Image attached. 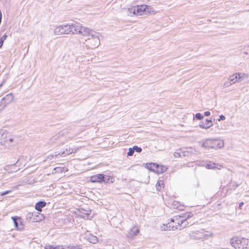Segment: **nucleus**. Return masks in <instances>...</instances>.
Here are the masks:
<instances>
[{"label": "nucleus", "instance_id": "obj_17", "mask_svg": "<svg viewBox=\"0 0 249 249\" xmlns=\"http://www.w3.org/2000/svg\"><path fill=\"white\" fill-rule=\"evenodd\" d=\"M205 167L207 169H215L216 168L217 169L220 170L222 168V165L220 164H217L216 166L215 163L213 162H209L206 164Z\"/></svg>", "mask_w": 249, "mask_h": 249}, {"label": "nucleus", "instance_id": "obj_12", "mask_svg": "<svg viewBox=\"0 0 249 249\" xmlns=\"http://www.w3.org/2000/svg\"><path fill=\"white\" fill-rule=\"evenodd\" d=\"M136 9V15L142 16L145 13V8L146 5H141L135 6Z\"/></svg>", "mask_w": 249, "mask_h": 249}, {"label": "nucleus", "instance_id": "obj_45", "mask_svg": "<svg viewBox=\"0 0 249 249\" xmlns=\"http://www.w3.org/2000/svg\"><path fill=\"white\" fill-rule=\"evenodd\" d=\"M105 179H106V180H108V181L109 180V178L108 177L107 178H105Z\"/></svg>", "mask_w": 249, "mask_h": 249}, {"label": "nucleus", "instance_id": "obj_28", "mask_svg": "<svg viewBox=\"0 0 249 249\" xmlns=\"http://www.w3.org/2000/svg\"><path fill=\"white\" fill-rule=\"evenodd\" d=\"M163 186L164 183L162 180L158 181L156 185L157 190L159 191H160L161 188H163Z\"/></svg>", "mask_w": 249, "mask_h": 249}, {"label": "nucleus", "instance_id": "obj_11", "mask_svg": "<svg viewBox=\"0 0 249 249\" xmlns=\"http://www.w3.org/2000/svg\"><path fill=\"white\" fill-rule=\"evenodd\" d=\"M63 138H60L59 135H56L52 137L49 141V143L51 144H56L58 145L62 144L64 143V142H62V139Z\"/></svg>", "mask_w": 249, "mask_h": 249}, {"label": "nucleus", "instance_id": "obj_21", "mask_svg": "<svg viewBox=\"0 0 249 249\" xmlns=\"http://www.w3.org/2000/svg\"><path fill=\"white\" fill-rule=\"evenodd\" d=\"M167 169V168L166 166L164 165H158L157 169L156 170V173L158 174H162L164 172H165Z\"/></svg>", "mask_w": 249, "mask_h": 249}, {"label": "nucleus", "instance_id": "obj_22", "mask_svg": "<svg viewBox=\"0 0 249 249\" xmlns=\"http://www.w3.org/2000/svg\"><path fill=\"white\" fill-rule=\"evenodd\" d=\"M158 164L155 163H150L147 164V168L149 169L150 170L156 172V170L157 169Z\"/></svg>", "mask_w": 249, "mask_h": 249}, {"label": "nucleus", "instance_id": "obj_34", "mask_svg": "<svg viewBox=\"0 0 249 249\" xmlns=\"http://www.w3.org/2000/svg\"><path fill=\"white\" fill-rule=\"evenodd\" d=\"M133 149H134V151H136L138 153H140L142 151V149L141 147H139L136 145L134 146Z\"/></svg>", "mask_w": 249, "mask_h": 249}, {"label": "nucleus", "instance_id": "obj_38", "mask_svg": "<svg viewBox=\"0 0 249 249\" xmlns=\"http://www.w3.org/2000/svg\"><path fill=\"white\" fill-rule=\"evenodd\" d=\"M45 249H54V247L52 245H46L44 247Z\"/></svg>", "mask_w": 249, "mask_h": 249}, {"label": "nucleus", "instance_id": "obj_30", "mask_svg": "<svg viewBox=\"0 0 249 249\" xmlns=\"http://www.w3.org/2000/svg\"><path fill=\"white\" fill-rule=\"evenodd\" d=\"M67 249H82L80 246L73 244L67 245Z\"/></svg>", "mask_w": 249, "mask_h": 249}, {"label": "nucleus", "instance_id": "obj_36", "mask_svg": "<svg viewBox=\"0 0 249 249\" xmlns=\"http://www.w3.org/2000/svg\"><path fill=\"white\" fill-rule=\"evenodd\" d=\"M232 84H230V81H229V79H228V81H227L226 82H225L224 84H223V87L224 88H227L231 85Z\"/></svg>", "mask_w": 249, "mask_h": 249}, {"label": "nucleus", "instance_id": "obj_35", "mask_svg": "<svg viewBox=\"0 0 249 249\" xmlns=\"http://www.w3.org/2000/svg\"><path fill=\"white\" fill-rule=\"evenodd\" d=\"M134 150L133 149V148H129L128 152H127V156H132L134 153Z\"/></svg>", "mask_w": 249, "mask_h": 249}, {"label": "nucleus", "instance_id": "obj_32", "mask_svg": "<svg viewBox=\"0 0 249 249\" xmlns=\"http://www.w3.org/2000/svg\"><path fill=\"white\" fill-rule=\"evenodd\" d=\"M89 215V211H85V212L82 213L81 216L83 217L84 218L88 219Z\"/></svg>", "mask_w": 249, "mask_h": 249}, {"label": "nucleus", "instance_id": "obj_31", "mask_svg": "<svg viewBox=\"0 0 249 249\" xmlns=\"http://www.w3.org/2000/svg\"><path fill=\"white\" fill-rule=\"evenodd\" d=\"M7 36L6 35H3L0 39V48L2 47L4 41L6 39Z\"/></svg>", "mask_w": 249, "mask_h": 249}, {"label": "nucleus", "instance_id": "obj_23", "mask_svg": "<svg viewBox=\"0 0 249 249\" xmlns=\"http://www.w3.org/2000/svg\"><path fill=\"white\" fill-rule=\"evenodd\" d=\"M33 214H34V217H33L34 218H35V219L37 218V219L39 220V221H42L45 218L43 214H42L38 212H33Z\"/></svg>", "mask_w": 249, "mask_h": 249}, {"label": "nucleus", "instance_id": "obj_40", "mask_svg": "<svg viewBox=\"0 0 249 249\" xmlns=\"http://www.w3.org/2000/svg\"><path fill=\"white\" fill-rule=\"evenodd\" d=\"M55 157V155H53V154H52V155H50V156H49L47 158V159L51 160L52 159H53V158Z\"/></svg>", "mask_w": 249, "mask_h": 249}, {"label": "nucleus", "instance_id": "obj_47", "mask_svg": "<svg viewBox=\"0 0 249 249\" xmlns=\"http://www.w3.org/2000/svg\"><path fill=\"white\" fill-rule=\"evenodd\" d=\"M217 129H218V130H220V129L219 128V126H217Z\"/></svg>", "mask_w": 249, "mask_h": 249}, {"label": "nucleus", "instance_id": "obj_7", "mask_svg": "<svg viewBox=\"0 0 249 249\" xmlns=\"http://www.w3.org/2000/svg\"><path fill=\"white\" fill-rule=\"evenodd\" d=\"M231 244L235 249H249V240L248 239L233 237L231 240Z\"/></svg>", "mask_w": 249, "mask_h": 249}, {"label": "nucleus", "instance_id": "obj_41", "mask_svg": "<svg viewBox=\"0 0 249 249\" xmlns=\"http://www.w3.org/2000/svg\"><path fill=\"white\" fill-rule=\"evenodd\" d=\"M210 112L209 111H205L204 112V115L206 116H209L210 115Z\"/></svg>", "mask_w": 249, "mask_h": 249}, {"label": "nucleus", "instance_id": "obj_26", "mask_svg": "<svg viewBox=\"0 0 249 249\" xmlns=\"http://www.w3.org/2000/svg\"><path fill=\"white\" fill-rule=\"evenodd\" d=\"M87 240L89 241V242L92 244H95L98 242V238L96 236L90 235L88 237Z\"/></svg>", "mask_w": 249, "mask_h": 249}, {"label": "nucleus", "instance_id": "obj_33", "mask_svg": "<svg viewBox=\"0 0 249 249\" xmlns=\"http://www.w3.org/2000/svg\"><path fill=\"white\" fill-rule=\"evenodd\" d=\"M195 117H196V119H197V120H199L202 119L203 118V116L199 113H197L196 114Z\"/></svg>", "mask_w": 249, "mask_h": 249}, {"label": "nucleus", "instance_id": "obj_1", "mask_svg": "<svg viewBox=\"0 0 249 249\" xmlns=\"http://www.w3.org/2000/svg\"><path fill=\"white\" fill-rule=\"evenodd\" d=\"M193 216L192 212L186 213L182 215L175 216L171 219L170 222L166 225V228H164V230L174 231L184 228L188 225L187 220Z\"/></svg>", "mask_w": 249, "mask_h": 249}, {"label": "nucleus", "instance_id": "obj_5", "mask_svg": "<svg viewBox=\"0 0 249 249\" xmlns=\"http://www.w3.org/2000/svg\"><path fill=\"white\" fill-rule=\"evenodd\" d=\"M188 235L191 240L198 241H203V240L207 239L208 238L212 237L213 233L209 231L201 230L191 231L188 233Z\"/></svg>", "mask_w": 249, "mask_h": 249}, {"label": "nucleus", "instance_id": "obj_29", "mask_svg": "<svg viewBox=\"0 0 249 249\" xmlns=\"http://www.w3.org/2000/svg\"><path fill=\"white\" fill-rule=\"evenodd\" d=\"M65 168L63 167H57L53 169L52 174L55 173H62L64 171Z\"/></svg>", "mask_w": 249, "mask_h": 249}, {"label": "nucleus", "instance_id": "obj_25", "mask_svg": "<svg viewBox=\"0 0 249 249\" xmlns=\"http://www.w3.org/2000/svg\"><path fill=\"white\" fill-rule=\"evenodd\" d=\"M174 155L175 158H179L181 157L182 156H185V152L182 151L181 149H178L174 153Z\"/></svg>", "mask_w": 249, "mask_h": 249}, {"label": "nucleus", "instance_id": "obj_37", "mask_svg": "<svg viewBox=\"0 0 249 249\" xmlns=\"http://www.w3.org/2000/svg\"><path fill=\"white\" fill-rule=\"evenodd\" d=\"M12 192L11 190H8V191H6L4 192H2V193H0V196H4V195H7V194H9V193H10L11 192Z\"/></svg>", "mask_w": 249, "mask_h": 249}, {"label": "nucleus", "instance_id": "obj_13", "mask_svg": "<svg viewBox=\"0 0 249 249\" xmlns=\"http://www.w3.org/2000/svg\"><path fill=\"white\" fill-rule=\"evenodd\" d=\"M139 232V229L136 227H133L130 229L128 232V237L130 238H133Z\"/></svg>", "mask_w": 249, "mask_h": 249}, {"label": "nucleus", "instance_id": "obj_20", "mask_svg": "<svg viewBox=\"0 0 249 249\" xmlns=\"http://www.w3.org/2000/svg\"><path fill=\"white\" fill-rule=\"evenodd\" d=\"M12 218L14 221L15 227H16L17 228V229H19V230L22 229V225H21L20 227L18 226V223L21 222L20 218L19 217H12Z\"/></svg>", "mask_w": 249, "mask_h": 249}, {"label": "nucleus", "instance_id": "obj_2", "mask_svg": "<svg viewBox=\"0 0 249 249\" xmlns=\"http://www.w3.org/2000/svg\"><path fill=\"white\" fill-rule=\"evenodd\" d=\"M87 38L89 48L93 49L97 48L100 44V34L89 28L81 26L79 34Z\"/></svg>", "mask_w": 249, "mask_h": 249}, {"label": "nucleus", "instance_id": "obj_42", "mask_svg": "<svg viewBox=\"0 0 249 249\" xmlns=\"http://www.w3.org/2000/svg\"><path fill=\"white\" fill-rule=\"evenodd\" d=\"M62 245H59L56 247H54V249H61Z\"/></svg>", "mask_w": 249, "mask_h": 249}, {"label": "nucleus", "instance_id": "obj_43", "mask_svg": "<svg viewBox=\"0 0 249 249\" xmlns=\"http://www.w3.org/2000/svg\"><path fill=\"white\" fill-rule=\"evenodd\" d=\"M61 249H67V245H62Z\"/></svg>", "mask_w": 249, "mask_h": 249}, {"label": "nucleus", "instance_id": "obj_39", "mask_svg": "<svg viewBox=\"0 0 249 249\" xmlns=\"http://www.w3.org/2000/svg\"><path fill=\"white\" fill-rule=\"evenodd\" d=\"M225 119V117L223 115H221L219 116V118L218 119V121H220L221 120H224Z\"/></svg>", "mask_w": 249, "mask_h": 249}, {"label": "nucleus", "instance_id": "obj_24", "mask_svg": "<svg viewBox=\"0 0 249 249\" xmlns=\"http://www.w3.org/2000/svg\"><path fill=\"white\" fill-rule=\"evenodd\" d=\"M156 13V12L154 10V9L151 6L147 5L146 7L145 8V14H155Z\"/></svg>", "mask_w": 249, "mask_h": 249}, {"label": "nucleus", "instance_id": "obj_18", "mask_svg": "<svg viewBox=\"0 0 249 249\" xmlns=\"http://www.w3.org/2000/svg\"><path fill=\"white\" fill-rule=\"evenodd\" d=\"M33 212L28 213L26 215V220L29 222H39V220L37 218H34Z\"/></svg>", "mask_w": 249, "mask_h": 249}, {"label": "nucleus", "instance_id": "obj_27", "mask_svg": "<svg viewBox=\"0 0 249 249\" xmlns=\"http://www.w3.org/2000/svg\"><path fill=\"white\" fill-rule=\"evenodd\" d=\"M127 15L132 17L133 15H136L135 7H132L127 9Z\"/></svg>", "mask_w": 249, "mask_h": 249}, {"label": "nucleus", "instance_id": "obj_16", "mask_svg": "<svg viewBox=\"0 0 249 249\" xmlns=\"http://www.w3.org/2000/svg\"><path fill=\"white\" fill-rule=\"evenodd\" d=\"M14 99V95L12 93H9L6 95L4 97L2 98V100L5 103V106L11 103Z\"/></svg>", "mask_w": 249, "mask_h": 249}, {"label": "nucleus", "instance_id": "obj_8", "mask_svg": "<svg viewBox=\"0 0 249 249\" xmlns=\"http://www.w3.org/2000/svg\"><path fill=\"white\" fill-rule=\"evenodd\" d=\"M80 148H81V147H76L74 149L71 148V147H69L68 148H66L63 152H60L58 153H55V157L58 158V156H60L61 157H66V156H68L72 153L77 152Z\"/></svg>", "mask_w": 249, "mask_h": 249}, {"label": "nucleus", "instance_id": "obj_6", "mask_svg": "<svg viewBox=\"0 0 249 249\" xmlns=\"http://www.w3.org/2000/svg\"><path fill=\"white\" fill-rule=\"evenodd\" d=\"M224 141L219 139H207L203 142L201 147L207 149H218L224 146Z\"/></svg>", "mask_w": 249, "mask_h": 249}, {"label": "nucleus", "instance_id": "obj_15", "mask_svg": "<svg viewBox=\"0 0 249 249\" xmlns=\"http://www.w3.org/2000/svg\"><path fill=\"white\" fill-rule=\"evenodd\" d=\"M171 207L174 209L182 211L183 210L184 206V205L180 204L178 201H173L171 204Z\"/></svg>", "mask_w": 249, "mask_h": 249}, {"label": "nucleus", "instance_id": "obj_3", "mask_svg": "<svg viewBox=\"0 0 249 249\" xmlns=\"http://www.w3.org/2000/svg\"><path fill=\"white\" fill-rule=\"evenodd\" d=\"M81 26V24L76 22L60 25L55 27L53 33L56 36L65 34H78Z\"/></svg>", "mask_w": 249, "mask_h": 249}, {"label": "nucleus", "instance_id": "obj_19", "mask_svg": "<svg viewBox=\"0 0 249 249\" xmlns=\"http://www.w3.org/2000/svg\"><path fill=\"white\" fill-rule=\"evenodd\" d=\"M46 205V203L45 201H40L36 204L35 209L39 212H41V209L44 207Z\"/></svg>", "mask_w": 249, "mask_h": 249}, {"label": "nucleus", "instance_id": "obj_4", "mask_svg": "<svg viewBox=\"0 0 249 249\" xmlns=\"http://www.w3.org/2000/svg\"><path fill=\"white\" fill-rule=\"evenodd\" d=\"M0 143L8 148H11L17 144V142L15 138L10 133L5 130L1 129L0 130Z\"/></svg>", "mask_w": 249, "mask_h": 249}, {"label": "nucleus", "instance_id": "obj_10", "mask_svg": "<svg viewBox=\"0 0 249 249\" xmlns=\"http://www.w3.org/2000/svg\"><path fill=\"white\" fill-rule=\"evenodd\" d=\"M213 125V122L211 120L206 119L204 121L199 122V126L203 129H207Z\"/></svg>", "mask_w": 249, "mask_h": 249}, {"label": "nucleus", "instance_id": "obj_46", "mask_svg": "<svg viewBox=\"0 0 249 249\" xmlns=\"http://www.w3.org/2000/svg\"><path fill=\"white\" fill-rule=\"evenodd\" d=\"M238 186V184H235V185H234V187L235 188H236V187H237Z\"/></svg>", "mask_w": 249, "mask_h": 249}, {"label": "nucleus", "instance_id": "obj_44", "mask_svg": "<svg viewBox=\"0 0 249 249\" xmlns=\"http://www.w3.org/2000/svg\"><path fill=\"white\" fill-rule=\"evenodd\" d=\"M243 204H244V203H243V202H240V203H239V207L240 208H241V207L243 205Z\"/></svg>", "mask_w": 249, "mask_h": 249}, {"label": "nucleus", "instance_id": "obj_14", "mask_svg": "<svg viewBox=\"0 0 249 249\" xmlns=\"http://www.w3.org/2000/svg\"><path fill=\"white\" fill-rule=\"evenodd\" d=\"M240 74L239 73H236L232 75H231L229 79L231 84L235 83L238 80L240 79Z\"/></svg>", "mask_w": 249, "mask_h": 249}, {"label": "nucleus", "instance_id": "obj_9", "mask_svg": "<svg viewBox=\"0 0 249 249\" xmlns=\"http://www.w3.org/2000/svg\"><path fill=\"white\" fill-rule=\"evenodd\" d=\"M90 181L92 182H101L103 181L108 182V180L105 179L104 175L101 174L91 176L90 178Z\"/></svg>", "mask_w": 249, "mask_h": 249}]
</instances>
